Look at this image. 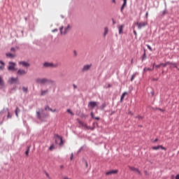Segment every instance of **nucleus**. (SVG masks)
<instances>
[{
	"instance_id": "nucleus-1",
	"label": "nucleus",
	"mask_w": 179,
	"mask_h": 179,
	"mask_svg": "<svg viewBox=\"0 0 179 179\" xmlns=\"http://www.w3.org/2000/svg\"><path fill=\"white\" fill-rule=\"evenodd\" d=\"M71 29H72V27L71 26V24H68L64 28V27H61L59 28L60 34H62V36H65V34H66V33H68V31H69Z\"/></svg>"
},
{
	"instance_id": "nucleus-2",
	"label": "nucleus",
	"mask_w": 179,
	"mask_h": 179,
	"mask_svg": "<svg viewBox=\"0 0 179 179\" xmlns=\"http://www.w3.org/2000/svg\"><path fill=\"white\" fill-rule=\"evenodd\" d=\"M36 83H39L40 85H45L46 83H52V81L48 80L47 78H36L35 80Z\"/></svg>"
},
{
	"instance_id": "nucleus-3",
	"label": "nucleus",
	"mask_w": 179,
	"mask_h": 179,
	"mask_svg": "<svg viewBox=\"0 0 179 179\" xmlns=\"http://www.w3.org/2000/svg\"><path fill=\"white\" fill-rule=\"evenodd\" d=\"M55 143H59V146H62L64 145V140H62V137L56 135L55 136Z\"/></svg>"
},
{
	"instance_id": "nucleus-4",
	"label": "nucleus",
	"mask_w": 179,
	"mask_h": 179,
	"mask_svg": "<svg viewBox=\"0 0 179 179\" xmlns=\"http://www.w3.org/2000/svg\"><path fill=\"white\" fill-rule=\"evenodd\" d=\"M15 66H16V63L10 62L8 63V71H16V69H15Z\"/></svg>"
},
{
	"instance_id": "nucleus-5",
	"label": "nucleus",
	"mask_w": 179,
	"mask_h": 179,
	"mask_svg": "<svg viewBox=\"0 0 179 179\" xmlns=\"http://www.w3.org/2000/svg\"><path fill=\"white\" fill-rule=\"evenodd\" d=\"M136 25L138 26V29H142V27H145V26H147L148 25V22H137L136 23Z\"/></svg>"
},
{
	"instance_id": "nucleus-6",
	"label": "nucleus",
	"mask_w": 179,
	"mask_h": 179,
	"mask_svg": "<svg viewBox=\"0 0 179 179\" xmlns=\"http://www.w3.org/2000/svg\"><path fill=\"white\" fill-rule=\"evenodd\" d=\"M45 68H57V64H54L50 62H45L43 64Z\"/></svg>"
},
{
	"instance_id": "nucleus-7",
	"label": "nucleus",
	"mask_w": 179,
	"mask_h": 179,
	"mask_svg": "<svg viewBox=\"0 0 179 179\" xmlns=\"http://www.w3.org/2000/svg\"><path fill=\"white\" fill-rule=\"evenodd\" d=\"M99 106V102L96 101H90L88 103V107L89 108H94V107H97Z\"/></svg>"
},
{
	"instance_id": "nucleus-8",
	"label": "nucleus",
	"mask_w": 179,
	"mask_h": 179,
	"mask_svg": "<svg viewBox=\"0 0 179 179\" xmlns=\"http://www.w3.org/2000/svg\"><path fill=\"white\" fill-rule=\"evenodd\" d=\"M19 65H22L24 68H29L30 66V64L27 62H19Z\"/></svg>"
},
{
	"instance_id": "nucleus-9",
	"label": "nucleus",
	"mask_w": 179,
	"mask_h": 179,
	"mask_svg": "<svg viewBox=\"0 0 179 179\" xmlns=\"http://www.w3.org/2000/svg\"><path fill=\"white\" fill-rule=\"evenodd\" d=\"M111 174H118V170L108 171L106 173V176H111Z\"/></svg>"
},
{
	"instance_id": "nucleus-10",
	"label": "nucleus",
	"mask_w": 179,
	"mask_h": 179,
	"mask_svg": "<svg viewBox=\"0 0 179 179\" xmlns=\"http://www.w3.org/2000/svg\"><path fill=\"white\" fill-rule=\"evenodd\" d=\"M16 82H17V78H10L8 80V83L10 85H13V83H16Z\"/></svg>"
},
{
	"instance_id": "nucleus-11",
	"label": "nucleus",
	"mask_w": 179,
	"mask_h": 179,
	"mask_svg": "<svg viewBox=\"0 0 179 179\" xmlns=\"http://www.w3.org/2000/svg\"><path fill=\"white\" fill-rule=\"evenodd\" d=\"M153 150H159V149H162V150H166V148L162 145H157L152 147Z\"/></svg>"
},
{
	"instance_id": "nucleus-12",
	"label": "nucleus",
	"mask_w": 179,
	"mask_h": 179,
	"mask_svg": "<svg viewBox=\"0 0 179 179\" xmlns=\"http://www.w3.org/2000/svg\"><path fill=\"white\" fill-rule=\"evenodd\" d=\"M129 170L131 171H134L135 173H138V174H141V171L138 169L137 168H135L134 166H129Z\"/></svg>"
},
{
	"instance_id": "nucleus-13",
	"label": "nucleus",
	"mask_w": 179,
	"mask_h": 179,
	"mask_svg": "<svg viewBox=\"0 0 179 179\" xmlns=\"http://www.w3.org/2000/svg\"><path fill=\"white\" fill-rule=\"evenodd\" d=\"M26 73H27V71L23 69H20L17 71V75L23 76V75H26Z\"/></svg>"
},
{
	"instance_id": "nucleus-14",
	"label": "nucleus",
	"mask_w": 179,
	"mask_h": 179,
	"mask_svg": "<svg viewBox=\"0 0 179 179\" xmlns=\"http://www.w3.org/2000/svg\"><path fill=\"white\" fill-rule=\"evenodd\" d=\"M6 56L7 57V58H15L16 57V55L8 52L6 54Z\"/></svg>"
},
{
	"instance_id": "nucleus-15",
	"label": "nucleus",
	"mask_w": 179,
	"mask_h": 179,
	"mask_svg": "<svg viewBox=\"0 0 179 179\" xmlns=\"http://www.w3.org/2000/svg\"><path fill=\"white\" fill-rule=\"evenodd\" d=\"M91 67H92V65H89V64H87V65L84 66L83 68V72H85L86 71H89Z\"/></svg>"
},
{
	"instance_id": "nucleus-16",
	"label": "nucleus",
	"mask_w": 179,
	"mask_h": 179,
	"mask_svg": "<svg viewBox=\"0 0 179 179\" xmlns=\"http://www.w3.org/2000/svg\"><path fill=\"white\" fill-rule=\"evenodd\" d=\"M45 111H47L48 110L49 111H51L52 113H55L57 111V109L52 110V108H50V106H45Z\"/></svg>"
},
{
	"instance_id": "nucleus-17",
	"label": "nucleus",
	"mask_w": 179,
	"mask_h": 179,
	"mask_svg": "<svg viewBox=\"0 0 179 179\" xmlns=\"http://www.w3.org/2000/svg\"><path fill=\"white\" fill-rule=\"evenodd\" d=\"M108 34V27H106L104 28L103 37H106Z\"/></svg>"
},
{
	"instance_id": "nucleus-18",
	"label": "nucleus",
	"mask_w": 179,
	"mask_h": 179,
	"mask_svg": "<svg viewBox=\"0 0 179 179\" xmlns=\"http://www.w3.org/2000/svg\"><path fill=\"white\" fill-rule=\"evenodd\" d=\"M127 6V0H123V4L121 7V12H122L123 9Z\"/></svg>"
},
{
	"instance_id": "nucleus-19",
	"label": "nucleus",
	"mask_w": 179,
	"mask_h": 179,
	"mask_svg": "<svg viewBox=\"0 0 179 179\" xmlns=\"http://www.w3.org/2000/svg\"><path fill=\"white\" fill-rule=\"evenodd\" d=\"M0 86L1 87H3V86H5V83H3V78H2L1 76H0Z\"/></svg>"
},
{
	"instance_id": "nucleus-20",
	"label": "nucleus",
	"mask_w": 179,
	"mask_h": 179,
	"mask_svg": "<svg viewBox=\"0 0 179 179\" xmlns=\"http://www.w3.org/2000/svg\"><path fill=\"white\" fill-rule=\"evenodd\" d=\"M127 94H128V93L127 92H124L122 94V95L121 96V98H120V101L122 102L124 101V99L125 98V96H127Z\"/></svg>"
},
{
	"instance_id": "nucleus-21",
	"label": "nucleus",
	"mask_w": 179,
	"mask_h": 179,
	"mask_svg": "<svg viewBox=\"0 0 179 179\" xmlns=\"http://www.w3.org/2000/svg\"><path fill=\"white\" fill-rule=\"evenodd\" d=\"M91 117L92 118H94V120H96V121H99L100 120V117H94V113L93 112H91Z\"/></svg>"
},
{
	"instance_id": "nucleus-22",
	"label": "nucleus",
	"mask_w": 179,
	"mask_h": 179,
	"mask_svg": "<svg viewBox=\"0 0 179 179\" xmlns=\"http://www.w3.org/2000/svg\"><path fill=\"white\" fill-rule=\"evenodd\" d=\"M122 30H124V25L119 27V34H122Z\"/></svg>"
},
{
	"instance_id": "nucleus-23",
	"label": "nucleus",
	"mask_w": 179,
	"mask_h": 179,
	"mask_svg": "<svg viewBox=\"0 0 179 179\" xmlns=\"http://www.w3.org/2000/svg\"><path fill=\"white\" fill-rule=\"evenodd\" d=\"M153 69H155V64H153L152 69L150 68H144V72H148V71H153Z\"/></svg>"
},
{
	"instance_id": "nucleus-24",
	"label": "nucleus",
	"mask_w": 179,
	"mask_h": 179,
	"mask_svg": "<svg viewBox=\"0 0 179 179\" xmlns=\"http://www.w3.org/2000/svg\"><path fill=\"white\" fill-rule=\"evenodd\" d=\"M47 93H48V90H42V91H41V96H45V94H47Z\"/></svg>"
},
{
	"instance_id": "nucleus-25",
	"label": "nucleus",
	"mask_w": 179,
	"mask_h": 179,
	"mask_svg": "<svg viewBox=\"0 0 179 179\" xmlns=\"http://www.w3.org/2000/svg\"><path fill=\"white\" fill-rule=\"evenodd\" d=\"M6 110L8 111L7 118H12V115L9 113V108H6Z\"/></svg>"
},
{
	"instance_id": "nucleus-26",
	"label": "nucleus",
	"mask_w": 179,
	"mask_h": 179,
	"mask_svg": "<svg viewBox=\"0 0 179 179\" xmlns=\"http://www.w3.org/2000/svg\"><path fill=\"white\" fill-rule=\"evenodd\" d=\"M54 149H55V146L54 145V144H52L49 148V150L52 151L54 150Z\"/></svg>"
},
{
	"instance_id": "nucleus-27",
	"label": "nucleus",
	"mask_w": 179,
	"mask_h": 179,
	"mask_svg": "<svg viewBox=\"0 0 179 179\" xmlns=\"http://www.w3.org/2000/svg\"><path fill=\"white\" fill-rule=\"evenodd\" d=\"M79 124H80L81 125H83V127H85V128H88L87 124L82 122H79Z\"/></svg>"
},
{
	"instance_id": "nucleus-28",
	"label": "nucleus",
	"mask_w": 179,
	"mask_h": 179,
	"mask_svg": "<svg viewBox=\"0 0 179 179\" xmlns=\"http://www.w3.org/2000/svg\"><path fill=\"white\" fill-rule=\"evenodd\" d=\"M22 90H23V92H24V93H27V92H28V88H27V87H22Z\"/></svg>"
},
{
	"instance_id": "nucleus-29",
	"label": "nucleus",
	"mask_w": 179,
	"mask_h": 179,
	"mask_svg": "<svg viewBox=\"0 0 179 179\" xmlns=\"http://www.w3.org/2000/svg\"><path fill=\"white\" fill-rule=\"evenodd\" d=\"M29 152H30V148H28V149H27V151L25 152L26 156H29Z\"/></svg>"
},
{
	"instance_id": "nucleus-30",
	"label": "nucleus",
	"mask_w": 179,
	"mask_h": 179,
	"mask_svg": "<svg viewBox=\"0 0 179 179\" xmlns=\"http://www.w3.org/2000/svg\"><path fill=\"white\" fill-rule=\"evenodd\" d=\"M67 113H69V114H71V115H73V113L72 112V110H71V109H68Z\"/></svg>"
},
{
	"instance_id": "nucleus-31",
	"label": "nucleus",
	"mask_w": 179,
	"mask_h": 179,
	"mask_svg": "<svg viewBox=\"0 0 179 179\" xmlns=\"http://www.w3.org/2000/svg\"><path fill=\"white\" fill-rule=\"evenodd\" d=\"M169 64H170V63L169 62H166L165 64L162 63L161 65H162V66H167V65H169Z\"/></svg>"
},
{
	"instance_id": "nucleus-32",
	"label": "nucleus",
	"mask_w": 179,
	"mask_h": 179,
	"mask_svg": "<svg viewBox=\"0 0 179 179\" xmlns=\"http://www.w3.org/2000/svg\"><path fill=\"white\" fill-rule=\"evenodd\" d=\"M17 110H19V108H16V110H15V115L16 117H19V115L17 114Z\"/></svg>"
},
{
	"instance_id": "nucleus-33",
	"label": "nucleus",
	"mask_w": 179,
	"mask_h": 179,
	"mask_svg": "<svg viewBox=\"0 0 179 179\" xmlns=\"http://www.w3.org/2000/svg\"><path fill=\"white\" fill-rule=\"evenodd\" d=\"M135 76H136L135 74L131 76V82L134 81V80L135 79Z\"/></svg>"
},
{
	"instance_id": "nucleus-34",
	"label": "nucleus",
	"mask_w": 179,
	"mask_h": 179,
	"mask_svg": "<svg viewBox=\"0 0 179 179\" xmlns=\"http://www.w3.org/2000/svg\"><path fill=\"white\" fill-rule=\"evenodd\" d=\"M147 48H148V50H150V51H152V47H150V45H147Z\"/></svg>"
},
{
	"instance_id": "nucleus-35",
	"label": "nucleus",
	"mask_w": 179,
	"mask_h": 179,
	"mask_svg": "<svg viewBox=\"0 0 179 179\" xmlns=\"http://www.w3.org/2000/svg\"><path fill=\"white\" fill-rule=\"evenodd\" d=\"M37 116L38 118H41V115L40 114V112H37Z\"/></svg>"
},
{
	"instance_id": "nucleus-36",
	"label": "nucleus",
	"mask_w": 179,
	"mask_h": 179,
	"mask_svg": "<svg viewBox=\"0 0 179 179\" xmlns=\"http://www.w3.org/2000/svg\"><path fill=\"white\" fill-rule=\"evenodd\" d=\"M52 33H55L57 31H58V29H55L53 30H52Z\"/></svg>"
},
{
	"instance_id": "nucleus-37",
	"label": "nucleus",
	"mask_w": 179,
	"mask_h": 179,
	"mask_svg": "<svg viewBox=\"0 0 179 179\" xmlns=\"http://www.w3.org/2000/svg\"><path fill=\"white\" fill-rule=\"evenodd\" d=\"M155 68H160L162 66V64L155 65Z\"/></svg>"
},
{
	"instance_id": "nucleus-38",
	"label": "nucleus",
	"mask_w": 179,
	"mask_h": 179,
	"mask_svg": "<svg viewBox=\"0 0 179 179\" xmlns=\"http://www.w3.org/2000/svg\"><path fill=\"white\" fill-rule=\"evenodd\" d=\"M70 159L71 160H73V153H71Z\"/></svg>"
},
{
	"instance_id": "nucleus-39",
	"label": "nucleus",
	"mask_w": 179,
	"mask_h": 179,
	"mask_svg": "<svg viewBox=\"0 0 179 179\" xmlns=\"http://www.w3.org/2000/svg\"><path fill=\"white\" fill-rule=\"evenodd\" d=\"M0 64L3 65V66H5V63L3 61H0Z\"/></svg>"
},
{
	"instance_id": "nucleus-40",
	"label": "nucleus",
	"mask_w": 179,
	"mask_h": 179,
	"mask_svg": "<svg viewBox=\"0 0 179 179\" xmlns=\"http://www.w3.org/2000/svg\"><path fill=\"white\" fill-rule=\"evenodd\" d=\"M133 33H134V36H137L138 35V34L136 33V31H135V30L133 31Z\"/></svg>"
},
{
	"instance_id": "nucleus-41",
	"label": "nucleus",
	"mask_w": 179,
	"mask_h": 179,
	"mask_svg": "<svg viewBox=\"0 0 179 179\" xmlns=\"http://www.w3.org/2000/svg\"><path fill=\"white\" fill-rule=\"evenodd\" d=\"M5 68V66H0V69L1 70V71H3V69Z\"/></svg>"
},
{
	"instance_id": "nucleus-42",
	"label": "nucleus",
	"mask_w": 179,
	"mask_h": 179,
	"mask_svg": "<svg viewBox=\"0 0 179 179\" xmlns=\"http://www.w3.org/2000/svg\"><path fill=\"white\" fill-rule=\"evenodd\" d=\"M73 53H74L75 57H76V55H78V53L76 52V50H74Z\"/></svg>"
},
{
	"instance_id": "nucleus-43",
	"label": "nucleus",
	"mask_w": 179,
	"mask_h": 179,
	"mask_svg": "<svg viewBox=\"0 0 179 179\" xmlns=\"http://www.w3.org/2000/svg\"><path fill=\"white\" fill-rule=\"evenodd\" d=\"M145 58H146V54H143V59H145Z\"/></svg>"
},
{
	"instance_id": "nucleus-44",
	"label": "nucleus",
	"mask_w": 179,
	"mask_h": 179,
	"mask_svg": "<svg viewBox=\"0 0 179 179\" xmlns=\"http://www.w3.org/2000/svg\"><path fill=\"white\" fill-rule=\"evenodd\" d=\"M148 15H149V13L147 12L146 14H145V17H146V19H148Z\"/></svg>"
},
{
	"instance_id": "nucleus-45",
	"label": "nucleus",
	"mask_w": 179,
	"mask_h": 179,
	"mask_svg": "<svg viewBox=\"0 0 179 179\" xmlns=\"http://www.w3.org/2000/svg\"><path fill=\"white\" fill-rule=\"evenodd\" d=\"M10 51H13V52H15V48H12L10 49Z\"/></svg>"
},
{
	"instance_id": "nucleus-46",
	"label": "nucleus",
	"mask_w": 179,
	"mask_h": 179,
	"mask_svg": "<svg viewBox=\"0 0 179 179\" xmlns=\"http://www.w3.org/2000/svg\"><path fill=\"white\" fill-rule=\"evenodd\" d=\"M176 179H179V174L176 176Z\"/></svg>"
},
{
	"instance_id": "nucleus-47",
	"label": "nucleus",
	"mask_w": 179,
	"mask_h": 179,
	"mask_svg": "<svg viewBox=\"0 0 179 179\" xmlns=\"http://www.w3.org/2000/svg\"><path fill=\"white\" fill-rule=\"evenodd\" d=\"M157 141H159V139H158V138H156V139L154 141V142H157Z\"/></svg>"
},
{
	"instance_id": "nucleus-48",
	"label": "nucleus",
	"mask_w": 179,
	"mask_h": 179,
	"mask_svg": "<svg viewBox=\"0 0 179 179\" xmlns=\"http://www.w3.org/2000/svg\"><path fill=\"white\" fill-rule=\"evenodd\" d=\"M138 118H141L142 120V116H138Z\"/></svg>"
},
{
	"instance_id": "nucleus-49",
	"label": "nucleus",
	"mask_w": 179,
	"mask_h": 179,
	"mask_svg": "<svg viewBox=\"0 0 179 179\" xmlns=\"http://www.w3.org/2000/svg\"><path fill=\"white\" fill-rule=\"evenodd\" d=\"M73 87L75 88V89H76V85H73Z\"/></svg>"
},
{
	"instance_id": "nucleus-50",
	"label": "nucleus",
	"mask_w": 179,
	"mask_h": 179,
	"mask_svg": "<svg viewBox=\"0 0 179 179\" xmlns=\"http://www.w3.org/2000/svg\"><path fill=\"white\" fill-rule=\"evenodd\" d=\"M19 111H20V110L18 108V110H17V113H19Z\"/></svg>"
},
{
	"instance_id": "nucleus-51",
	"label": "nucleus",
	"mask_w": 179,
	"mask_h": 179,
	"mask_svg": "<svg viewBox=\"0 0 179 179\" xmlns=\"http://www.w3.org/2000/svg\"><path fill=\"white\" fill-rule=\"evenodd\" d=\"M113 3H115V0H113Z\"/></svg>"
},
{
	"instance_id": "nucleus-52",
	"label": "nucleus",
	"mask_w": 179,
	"mask_h": 179,
	"mask_svg": "<svg viewBox=\"0 0 179 179\" xmlns=\"http://www.w3.org/2000/svg\"><path fill=\"white\" fill-rule=\"evenodd\" d=\"M46 176H48V177H50V176L48 175V173H47Z\"/></svg>"
},
{
	"instance_id": "nucleus-53",
	"label": "nucleus",
	"mask_w": 179,
	"mask_h": 179,
	"mask_svg": "<svg viewBox=\"0 0 179 179\" xmlns=\"http://www.w3.org/2000/svg\"><path fill=\"white\" fill-rule=\"evenodd\" d=\"M86 167H87V162H86Z\"/></svg>"
},
{
	"instance_id": "nucleus-54",
	"label": "nucleus",
	"mask_w": 179,
	"mask_h": 179,
	"mask_svg": "<svg viewBox=\"0 0 179 179\" xmlns=\"http://www.w3.org/2000/svg\"><path fill=\"white\" fill-rule=\"evenodd\" d=\"M160 110V111H163V110H162V109H159Z\"/></svg>"
},
{
	"instance_id": "nucleus-55",
	"label": "nucleus",
	"mask_w": 179,
	"mask_h": 179,
	"mask_svg": "<svg viewBox=\"0 0 179 179\" xmlns=\"http://www.w3.org/2000/svg\"><path fill=\"white\" fill-rule=\"evenodd\" d=\"M110 87V85H108V87Z\"/></svg>"
}]
</instances>
